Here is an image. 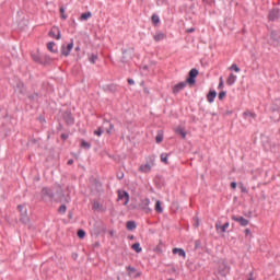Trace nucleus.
Here are the masks:
<instances>
[{"instance_id":"f257e3e1","label":"nucleus","mask_w":280,"mask_h":280,"mask_svg":"<svg viewBox=\"0 0 280 280\" xmlns=\"http://www.w3.org/2000/svg\"><path fill=\"white\" fill-rule=\"evenodd\" d=\"M54 198V191H51V189L44 187L42 189V200H44V202H47V200H51Z\"/></svg>"},{"instance_id":"f03ea898","label":"nucleus","mask_w":280,"mask_h":280,"mask_svg":"<svg viewBox=\"0 0 280 280\" xmlns=\"http://www.w3.org/2000/svg\"><path fill=\"white\" fill-rule=\"evenodd\" d=\"M72 50H73V39H71L70 44L61 46V55H63L66 58L70 56Z\"/></svg>"},{"instance_id":"7ed1b4c3","label":"nucleus","mask_w":280,"mask_h":280,"mask_svg":"<svg viewBox=\"0 0 280 280\" xmlns=\"http://www.w3.org/2000/svg\"><path fill=\"white\" fill-rule=\"evenodd\" d=\"M126 270L129 277H133V279H139L141 277V271H137V269L132 266H127Z\"/></svg>"},{"instance_id":"20e7f679","label":"nucleus","mask_w":280,"mask_h":280,"mask_svg":"<svg viewBox=\"0 0 280 280\" xmlns=\"http://www.w3.org/2000/svg\"><path fill=\"white\" fill-rule=\"evenodd\" d=\"M48 34L51 38H56V40H60L61 38L60 28L58 26H52Z\"/></svg>"},{"instance_id":"39448f33","label":"nucleus","mask_w":280,"mask_h":280,"mask_svg":"<svg viewBox=\"0 0 280 280\" xmlns=\"http://www.w3.org/2000/svg\"><path fill=\"white\" fill-rule=\"evenodd\" d=\"M118 200H125L124 206L126 207L130 202V195L124 190H118Z\"/></svg>"},{"instance_id":"423d86ee","label":"nucleus","mask_w":280,"mask_h":280,"mask_svg":"<svg viewBox=\"0 0 280 280\" xmlns=\"http://www.w3.org/2000/svg\"><path fill=\"white\" fill-rule=\"evenodd\" d=\"M196 78H198V70L197 69H191L189 71V78L187 79L188 84H196Z\"/></svg>"},{"instance_id":"0eeeda50","label":"nucleus","mask_w":280,"mask_h":280,"mask_svg":"<svg viewBox=\"0 0 280 280\" xmlns=\"http://www.w3.org/2000/svg\"><path fill=\"white\" fill-rule=\"evenodd\" d=\"M152 167H154V162L142 164L139 167V172H142V174H148V172L152 171Z\"/></svg>"},{"instance_id":"6e6552de","label":"nucleus","mask_w":280,"mask_h":280,"mask_svg":"<svg viewBox=\"0 0 280 280\" xmlns=\"http://www.w3.org/2000/svg\"><path fill=\"white\" fill-rule=\"evenodd\" d=\"M232 220H234V222H237L238 224H241V226H248V220H246L244 217H232Z\"/></svg>"},{"instance_id":"1a4fd4ad","label":"nucleus","mask_w":280,"mask_h":280,"mask_svg":"<svg viewBox=\"0 0 280 280\" xmlns=\"http://www.w3.org/2000/svg\"><path fill=\"white\" fill-rule=\"evenodd\" d=\"M229 226H230L229 222L224 223L223 225L221 222L215 223V230L219 233H224L226 231V229H229Z\"/></svg>"},{"instance_id":"9d476101","label":"nucleus","mask_w":280,"mask_h":280,"mask_svg":"<svg viewBox=\"0 0 280 280\" xmlns=\"http://www.w3.org/2000/svg\"><path fill=\"white\" fill-rule=\"evenodd\" d=\"M279 16H280L279 9H273L269 13V21H277V19H279Z\"/></svg>"},{"instance_id":"9b49d317","label":"nucleus","mask_w":280,"mask_h":280,"mask_svg":"<svg viewBox=\"0 0 280 280\" xmlns=\"http://www.w3.org/2000/svg\"><path fill=\"white\" fill-rule=\"evenodd\" d=\"M173 255H178L179 257H183V259H185V257H187L185 249L178 248V247L173 248Z\"/></svg>"},{"instance_id":"f8f14e48","label":"nucleus","mask_w":280,"mask_h":280,"mask_svg":"<svg viewBox=\"0 0 280 280\" xmlns=\"http://www.w3.org/2000/svg\"><path fill=\"white\" fill-rule=\"evenodd\" d=\"M235 82H237V75L231 73L228 79H226V84L229 86H233V84H235Z\"/></svg>"},{"instance_id":"ddd939ff","label":"nucleus","mask_w":280,"mask_h":280,"mask_svg":"<svg viewBox=\"0 0 280 280\" xmlns=\"http://www.w3.org/2000/svg\"><path fill=\"white\" fill-rule=\"evenodd\" d=\"M185 86H187V83L186 82H182V83H178L176 84L174 88H173V93H180V91H183V89H185Z\"/></svg>"},{"instance_id":"4468645a","label":"nucleus","mask_w":280,"mask_h":280,"mask_svg":"<svg viewBox=\"0 0 280 280\" xmlns=\"http://www.w3.org/2000/svg\"><path fill=\"white\" fill-rule=\"evenodd\" d=\"M48 51H51V54H58V48L56 47V43L49 42L47 44Z\"/></svg>"},{"instance_id":"2eb2a0df","label":"nucleus","mask_w":280,"mask_h":280,"mask_svg":"<svg viewBox=\"0 0 280 280\" xmlns=\"http://www.w3.org/2000/svg\"><path fill=\"white\" fill-rule=\"evenodd\" d=\"M243 117L245 119H256L257 118V114L250 112V110H246L243 113Z\"/></svg>"},{"instance_id":"dca6fc26","label":"nucleus","mask_w":280,"mask_h":280,"mask_svg":"<svg viewBox=\"0 0 280 280\" xmlns=\"http://www.w3.org/2000/svg\"><path fill=\"white\" fill-rule=\"evenodd\" d=\"M218 97V93L215 91H210L207 95V100L210 104H213V100Z\"/></svg>"},{"instance_id":"f3484780","label":"nucleus","mask_w":280,"mask_h":280,"mask_svg":"<svg viewBox=\"0 0 280 280\" xmlns=\"http://www.w3.org/2000/svg\"><path fill=\"white\" fill-rule=\"evenodd\" d=\"M155 43H160V40H165L167 38V35L164 33H158L153 36Z\"/></svg>"},{"instance_id":"a211bd4d","label":"nucleus","mask_w":280,"mask_h":280,"mask_svg":"<svg viewBox=\"0 0 280 280\" xmlns=\"http://www.w3.org/2000/svg\"><path fill=\"white\" fill-rule=\"evenodd\" d=\"M175 132H176L177 135H180V136H182V139H185V137H187V132L185 131V128H183V127H177V128L175 129Z\"/></svg>"},{"instance_id":"6ab92c4d","label":"nucleus","mask_w":280,"mask_h":280,"mask_svg":"<svg viewBox=\"0 0 280 280\" xmlns=\"http://www.w3.org/2000/svg\"><path fill=\"white\" fill-rule=\"evenodd\" d=\"M21 221L22 222H30V217L27 215V209L21 212Z\"/></svg>"},{"instance_id":"aec40b11","label":"nucleus","mask_w":280,"mask_h":280,"mask_svg":"<svg viewBox=\"0 0 280 280\" xmlns=\"http://www.w3.org/2000/svg\"><path fill=\"white\" fill-rule=\"evenodd\" d=\"M91 16H93V14L91 12L82 13L80 16V21H89V19H91Z\"/></svg>"},{"instance_id":"412c9836","label":"nucleus","mask_w":280,"mask_h":280,"mask_svg":"<svg viewBox=\"0 0 280 280\" xmlns=\"http://www.w3.org/2000/svg\"><path fill=\"white\" fill-rule=\"evenodd\" d=\"M127 229L128 231H135V229H137V223H135V221H128Z\"/></svg>"},{"instance_id":"4be33fe9","label":"nucleus","mask_w":280,"mask_h":280,"mask_svg":"<svg viewBox=\"0 0 280 280\" xmlns=\"http://www.w3.org/2000/svg\"><path fill=\"white\" fill-rule=\"evenodd\" d=\"M97 55H95V54H92V55H90L89 56V60H90V62L92 63V65H95V62H97Z\"/></svg>"},{"instance_id":"5701e85b","label":"nucleus","mask_w":280,"mask_h":280,"mask_svg":"<svg viewBox=\"0 0 280 280\" xmlns=\"http://www.w3.org/2000/svg\"><path fill=\"white\" fill-rule=\"evenodd\" d=\"M132 250H136L137 253H141L142 248H141V244L139 243H135L132 246H131Z\"/></svg>"},{"instance_id":"b1692460","label":"nucleus","mask_w":280,"mask_h":280,"mask_svg":"<svg viewBox=\"0 0 280 280\" xmlns=\"http://www.w3.org/2000/svg\"><path fill=\"white\" fill-rule=\"evenodd\" d=\"M155 211L158 213H163V207H161V201H159V200L155 203Z\"/></svg>"},{"instance_id":"393cba45","label":"nucleus","mask_w":280,"mask_h":280,"mask_svg":"<svg viewBox=\"0 0 280 280\" xmlns=\"http://www.w3.org/2000/svg\"><path fill=\"white\" fill-rule=\"evenodd\" d=\"M81 148H85V150H90L91 149V143L82 140L81 141Z\"/></svg>"},{"instance_id":"a878e982","label":"nucleus","mask_w":280,"mask_h":280,"mask_svg":"<svg viewBox=\"0 0 280 280\" xmlns=\"http://www.w3.org/2000/svg\"><path fill=\"white\" fill-rule=\"evenodd\" d=\"M151 19H152V23H154V25L159 24L160 21H161V20L159 19V15H156V14H153Z\"/></svg>"},{"instance_id":"bb28decb","label":"nucleus","mask_w":280,"mask_h":280,"mask_svg":"<svg viewBox=\"0 0 280 280\" xmlns=\"http://www.w3.org/2000/svg\"><path fill=\"white\" fill-rule=\"evenodd\" d=\"M167 158H168V155L166 153L161 154V161H162V163H165V165H167Z\"/></svg>"},{"instance_id":"cd10ccee","label":"nucleus","mask_w":280,"mask_h":280,"mask_svg":"<svg viewBox=\"0 0 280 280\" xmlns=\"http://www.w3.org/2000/svg\"><path fill=\"white\" fill-rule=\"evenodd\" d=\"M85 235H86V232H84V230L78 231V237H80V240L84 238Z\"/></svg>"},{"instance_id":"c85d7f7f","label":"nucleus","mask_w":280,"mask_h":280,"mask_svg":"<svg viewBox=\"0 0 280 280\" xmlns=\"http://www.w3.org/2000/svg\"><path fill=\"white\" fill-rule=\"evenodd\" d=\"M230 69H232V71H235V73H240V67H237V65L233 63Z\"/></svg>"},{"instance_id":"c756f323","label":"nucleus","mask_w":280,"mask_h":280,"mask_svg":"<svg viewBox=\"0 0 280 280\" xmlns=\"http://www.w3.org/2000/svg\"><path fill=\"white\" fill-rule=\"evenodd\" d=\"M155 141L156 143H161L163 141V133H158V136L155 137Z\"/></svg>"},{"instance_id":"7c9ffc66","label":"nucleus","mask_w":280,"mask_h":280,"mask_svg":"<svg viewBox=\"0 0 280 280\" xmlns=\"http://www.w3.org/2000/svg\"><path fill=\"white\" fill-rule=\"evenodd\" d=\"M240 189H241L242 194H247L248 192V189L242 183H240Z\"/></svg>"},{"instance_id":"2f4dec72","label":"nucleus","mask_w":280,"mask_h":280,"mask_svg":"<svg viewBox=\"0 0 280 280\" xmlns=\"http://www.w3.org/2000/svg\"><path fill=\"white\" fill-rule=\"evenodd\" d=\"M218 89H220V90L224 89V79L222 77L220 78Z\"/></svg>"},{"instance_id":"473e14b6","label":"nucleus","mask_w":280,"mask_h":280,"mask_svg":"<svg viewBox=\"0 0 280 280\" xmlns=\"http://www.w3.org/2000/svg\"><path fill=\"white\" fill-rule=\"evenodd\" d=\"M58 212L59 213H67V206H60Z\"/></svg>"},{"instance_id":"72a5a7b5","label":"nucleus","mask_w":280,"mask_h":280,"mask_svg":"<svg viewBox=\"0 0 280 280\" xmlns=\"http://www.w3.org/2000/svg\"><path fill=\"white\" fill-rule=\"evenodd\" d=\"M25 209H27V207H25V205L18 206V210L20 211V213H22V211H25Z\"/></svg>"},{"instance_id":"f704fd0d","label":"nucleus","mask_w":280,"mask_h":280,"mask_svg":"<svg viewBox=\"0 0 280 280\" xmlns=\"http://www.w3.org/2000/svg\"><path fill=\"white\" fill-rule=\"evenodd\" d=\"M226 97V92L225 91H222L219 93V100H223Z\"/></svg>"},{"instance_id":"c9c22d12","label":"nucleus","mask_w":280,"mask_h":280,"mask_svg":"<svg viewBox=\"0 0 280 280\" xmlns=\"http://www.w3.org/2000/svg\"><path fill=\"white\" fill-rule=\"evenodd\" d=\"M94 135H96V137H102V129H96Z\"/></svg>"},{"instance_id":"e433bc0d","label":"nucleus","mask_w":280,"mask_h":280,"mask_svg":"<svg viewBox=\"0 0 280 280\" xmlns=\"http://www.w3.org/2000/svg\"><path fill=\"white\" fill-rule=\"evenodd\" d=\"M230 187H231V189H237V183L232 182V183L230 184Z\"/></svg>"},{"instance_id":"4c0bfd02","label":"nucleus","mask_w":280,"mask_h":280,"mask_svg":"<svg viewBox=\"0 0 280 280\" xmlns=\"http://www.w3.org/2000/svg\"><path fill=\"white\" fill-rule=\"evenodd\" d=\"M60 14L61 18L67 19V15H65V8H60Z\"/></svg>"},{"instance_id":"58836bf2","label":"nucleus","mask_w":280,"mask_h":280,"mask_svg":"<svg viewBox=\"0 0 280 280\" xmlns=\"http://www.w3.org/2000/svg\"><path fill=\"white\" fill-rule=\"evenodd\" d=\"M245 235H246V236L250 235V229H246V230H245Z\"/></svg>"},{"instance_id":"ea45409f","label":"nucleus","mask_w":280,"mask_h":280,"mask_svg":"<svg viewBox=\"0 0 280 280\" xmlns=\"http://www.w3.org/2000/svg\"><path fill=\"white\" fill-rule=\"evenodd\" d=\"M128 84H130V85L135 84V80L128 79Z\"/></svg>"},{"instance_id":"a19ab883","label":"nucleus","mask_w":280,"mask_h":280,"mask_svg":"<svg viewBox=\"0 0 280 280\" xmlns=\"http://www.w3.org/2000/svg\"><path fill=\"white\" fill-rule=\"evenodd\" d=\"M68 165H73V160H69Z\"/></svg>"},{"instance_id":"79ce46f5","label":"nucleus","mask_w":280,"mask_h":280,"mask_svg":"<svg viewBox=\"0 0 280 280\" xmlns=\"http://www.w3.org/2000/svg\"><path fill=\"white\" fill-rule=\"evenodd\" d=\"M118 178L121 180V178H124V173H121L120 175H118Z\"/></svg>"},{"instance_id":"37998d69","label":"nucleus","mask_w":280,"mask_h":280,"mask_svg":"<svg viewBox=\"0 0 280 280\" xmlns=\"http://www.w3.org/2000/svg\"><path fill=\"white\" fill-rule=\"evenodd\" d=\"M145 205L148 206V205H150V199H145Z\"/></svg>"},{"instance_id":"c03bdc74","label":"nucleus","mask_w":280,"mask_h":280,"mask_svg":"<svg viewBox=\"0 0 280 280\" xmlns=\"http://www.w3.org/2000/svg\"><path fill=\"white\" fill-rule=\"evenodd\" d=\"M113 128H115V126H114V125H110V130H113Z\"/></svg>"},{"instance_id":"a18cd8bd","label":"nucleus","mask_w":280,"mask_h":280,"mask_svg":"<svg viewBox=\"0 0 280 280\" xmlns=\"http://www.w3.org/2000/svg\"><path fill=\"white\" fill-rule=\"evenodd\" d=\"M189 32H194V28H190Z\"/></svg>"},{"instance_id":"49530a36","label":"nucleus","mask_w":280,"mask_h":280,"mask_svg":"<svg viewBox=\"0 0 280 280\" xmlns=\"http://www.w3.org/2000/svg\"><path fill=\"white\" fill-rule=\"evenodd\" d=\"M62 139H66V136H65V135H62Z\"/></svg>"},{"instance_id":"de8ad7c7","label":"nucleus","mask_w":280,"mask_h":280,"mask_svg":"<svg viewBox=\"0 0 280 280\" xmlns=\"http://www.w3.org/2000/svg\"><path fill=\"white\" fill-rule=\"evenodd\" d=\"M79 49H80L79 47L75 48L77 51H78Z\"/></svg>"}]
</instances>
